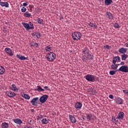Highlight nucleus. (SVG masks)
Here are the masks:
<instances>
[{"mask_svg":"<svg viewBox=\"0 0 128 128\" xmlns=\"http://www.w3.org/2000/svg\"><path fill=\"white\" fill-rule=\"evenodd\" d=\"M116 70H110L109 74L110 76H114V74H116Z\"/></svg>","mask_w":128,"mask_h":128,"instance_id":"obj_41","label":"nucleus"},{"mask_svg":"<svg viewBox=\"0 0 128 128\" xmlns=\"http://www.w3.org/2000/svg\"><path fill=\"white\" fill-rule=\"evenodd\" d=\"M56 58V55L54 52H49L46 55V58L48 62H54Z\"/></svg>","mask_w":128,"mask_h":128,"instance_id":"obj_1","label":"nucleus"},{"mask_svg":"<svg viewBox=\"0 0 128 128\" xmlns=\"http://www.w3.org/2000/svg\"><path fill=\"white\" fill-rule=\"evenodd\" d=\"M36 36L37 38H40L42 36V34L40 32H36Z\"/></svg>","mask_w":128,"mask_h":128,"instance_id":"obj_39","label":"nucleus"},{"mask_svg":"<svg viewBox=\"0 0 128 128\" xmlns=\"http://www.w3.org/2000/svg\"><path fill=\"white\" fill-rule=\"evenodd\" d=\"M124 113L122 112H120L116 116L118 120H124Z\"/></svg>","mask_w":128,"mask_h":128,"instance_id":"obj_10","label":"nucleus"},{"mask_svg":"<svg viewBox=\"0 0 128 128\" xmlns=\"http://www.w3.org/2000/svg\"><path fill=\"white\" fill-rule=\"evenodd\" d=\"M72 38L74 40H80L82 38V34H80L79 32H75L72 34Z\"/></svg>","mask_w":128,"mask_h":128,"instance_id":"obj_2","label":"nucleus"},{"mask_svg":"<svg viewBox=\"0 0 128 128\" xmlns=\"http://www.w3.org/2000/svg\"><path fill=\"white\" fill-rule=\"evenodd\" d=\"M24 16L26 18H30V16H32V14H30V13L26 12L24 14Z\"/></svg>","mask_w":128,"mask_h":128,"instance_id":"obj_36","label":"nucleus"},{"mask_svg":"<svg viewBox=\"0 0 128 128\" xmlns=\"http://www.w3.org/2000/svg\"><path fill=\"white\" fill-rule=\"evenodd\" d=\"M44 88L46 90H50V88H48V86H44Z\"/></svg>","mask_w":128,"mask_h":128,"instance_id":"obj_45","label":"nucleus"},{"mask_svg":"<svg viewBox=\"0 0 128 128\" xmlns=\"http://www.w3.org/2000/svg\"><path fill=\"white\" fill-rule=\"evenodd\" d=\"M1 128H8V123L4 122L2 123L1 125Z\"/></svg>","mask_w":128,"mask_h":128,"instance_id":"obj_25","label":"nucleus"},{"mask_svg":"<svg viewBox=\"0 0 128 128\" xmlns=\"http://www.w3.org/2000/svg\"><path fill=\"white\" fill-rule=\"evenodd\" d=\"M37 22L40 24H42V26L44 24V20L40 19V18H38L37 19Z\"/></svg>","mask_w":128,"mask_h":128,"instance_id":"obj_29","label":"nucleus"},{"mask_svg":"<svg viewBox=\"0 0 128 128\" xmlns=\"http://www.w3.org/2000/svg\"><path fill=\"white\" fill-rule=\"evenodd\" d=\"M88 24L90 26H91V28H98V26H96V24H92L90 22L88 23Z\"/></svg>","mask_w":128,"mask_h":128,"instance_id":"obj_30","label":"nucleus"},{"mask_svg":"<svg viewBox=\"0 0 128 128\" xmlns=\"http://www.w3.org/2000/svg\"><path fill=\"white\" fill-rule=\"evenodd\" d=\"M87 59L89 60H92L94 59V55L88 54L87 55Z\"/></svg>","mask_w":128,"mask_h":128,"instance_id":"obj_31","label":"nucleus"},{"mask_svg":"<svg viewBox=\"0 0 128 128\" xmlns=\"http://www.w3.org/2000/svg\"><path fill=\"white\" fill-rule=\"evenodd\" d=\"M35 44H36V48H38L40 46V45L38 43H35Z\"/></svg>","mask_w":128,"mask_h":128,"instance_id":"obj_51","label":"nucleus"},{"mask_svg":"<svg viewBox=\"0 0 128 128\" xmlns=\"http://www.w3.org/2000/svg\"><path fill=\"white\" fill-rule=\"evenodd\" d=\"M32 120H30V124H32Z\"/></svg>","mask_w":128,"mask_h":128,"instance_id":"obj_53","label":"nucleus"},{"mask_svg":"<svg viewBox=\"0 0 128 128\" xmlns=\"http://www.w3.org/2000/svg\"><path fill=\"white\" fill-rule=\"evenodd\" d=\"M30 48H32V46H34V42L30 43Z\"/></svg>","mask_w":128,"mask_h":128,"instance_id":"obj_48","label":"nucleus"},{"mask_svg":"<svg viewBox=\"0 0 128 128\" xmlns=\"http://www.w3.org/2000/svg\"><path fill=\"white\" fill-rule=\"evenodd\" d=\"M84 78L88 82H94L95 80L94 76L92 74H88L84 76Z\"/></svg>","mask_w":128,"mask_h":128,"instance_id":"obj_4","label":"nucleus"},{"mask_svg":"<svg viewBox=\"0 0 128 128\" xmlns=\"http://www.w3.org/2000/svg\"><path fill=\"white\" fill-rule=\"evenodd\" d=\"M48 119H47V118H43L42 120V124H48Z\"/></svg>","mask_w":128,"mask_h":128,"instance_id":"obj_27","label":"nucleus"},{"mask_svg":"<svg viewBox=\"0 0 128 128\" xmlns=\"http://www.w3.org/2000/svg\"><path fill=\"white\" fill-rule=\"evenodd\" d=\"M45 50L46 52H50V50H52V46H50V45L46 46L45 48Z\"/></svg>","mask_w":128,"mask_h":128,"instance_id":"obj_34","label":"nucleus"},{"mask_svg":"<svg viewBox=\"0 0 128 128\" xmlns=\"http://www.w3.org/2000/svg\"><path fill=\"white\" fill-rule=\"evenodd\" d=\"M120 62V58L119 56H116L113 58L112 62V64H116Z\"/></svg>","mask_w":128,"mask_h":128,"instance_id":"obj_8","label":"nucleus"},{"mask_svg":"<svg viewBox=\"0 0 128 128\" xmlns=\"http://www.w3.org/2000/svg\"><path fill=\"white\" fill-rule=\"evenodd\" d=\"M13 122H14L17 124H22V120L20 118L14 119Z\"/></svg>","mask_w":128,"mask_h":128,"instance_id":"obj_16","label":"nucleus"},{"mask_svg":"<svg viewBox=\"0 0 128 128\" xmlns=\"http://www.w3.org/2000/svg\"><path fill=\"white\" fill-rule=\"evenodd\" d=\"M124 62H122L120 63V66H124Z\"/></svg>","mask_w":128,"mask_h":128,"instance_id":"obj_49","label":"nucleus"},{"mask_svg":"<svg viewBox=\"0 0 128 128\" xmlns=\"http://www.w3.org/2000/svg\"><path fill=\"white\" fill-rule=\"evenodd\" d=\"M23 6H28V3H26V2L24 3Z\"/></svg>","mask_w":128,"mask_h":128,"instance_id":"obj_50","label":"nucleus"},{"mask_svg":"<svg viewBox=\"0 0 128 128\" xmlns=\"http://www.w3.org/2000/svg\"><path fill=\"white\" fill-rule=\"evenodd\" d=\"M16 58H19L20 60H28V58H26V57L18 54H16Z\"/></svg>","mask_w":128,"mask_h":128,"instance_id":"obj_14","label":"nucleus"},{"mask_svg":"<svg viewBox=\"0 0 128 128\" xmlns=\"http://www.w3.org/2000/svg\"><path fill=\"white\" fill-rule=\"evenodd\" d=\"M6 96H9L10 98H14V96H16V93H14V92H12L10 91L6 92Z\"/></svg>","mask_w":128,"mask_h":128,"instance_id":"obj_9","label":"nucleus"},{"mask_svg":"<svg viewBox=\"0 0 128 128\" xmlns=\"http://www.w3.org/2000/svg\"><path fill=\"white\" fill-rule=\"evenodd\" d=\"M69 118L72 124H76V119L72 115H69Z\"/></svg>","mask_w":128,"mask_h":128,"instance_id":"obj_13","label":"nucleus"},{"mask_svg":"<svg viewBox=\"0 0 128 128\" xmlns=\"http://www.w3.org/2000/svg\"><path fill=\"white\" fill-rule=\"evenodd\" d=\"M82 106V104L80 102H77L74 105V108L76 110H80Z\"/></svg>","mask_w":128,"mask_h":128,"instance_id":"obj_12","label":"nucleus"},{"mask_svg":"<svg viewBox=\"0 0 128 128\" xmlns=\"http://www.w3.org/2000/svg\"><path fill=\"white\" fill-rule=\"evenodd\" d=\"M22 96V98H24L25 100H30V96L28 94H23Z\"/></svg>","mask_w":128,"mask_h":128,"instance_id":"obj_28","label":"nucleus"},{"mask_svg":"<svg viewBox=\"0 0 128 128\" xmlns=\"http://www.w3.org/2000/svg\"><path fill=\"white\" fill-rule=\"evenodd\" d=\"M30 24L26 23V22H22V26L28 30H34V24L31 22H30Z\"/></svg>","mask_w":128,"mask_h":128,"instance_id":"obj_3","label":"nucleus"},{"mask_svg":"<svg viewBox=\"0 0 128 128\" xmlns=\"http://www.w3.org/2000/svg\"><path fill=\"white\" fill-rule=\"evenodd\" d=\"M104 48H107L108 50H110V46L108 45L104 46Z\"/></svg>","mask_w":128,"mask_h":128,"instance_id":"obj_44","label":"nucleus"},{"mask_svg":"<svg viewBox=\"0 0 128 128\" xmlns=\"http://www.w3.org/2000/svg\"><path fill=\"white\" fill-rule=\"evenodd\" d=\"M37 88H38L36 90H38V92H44V89H43L40 86H37Z\"/></svg>","mask_w":128,"mask_h":128,"instance_id":"obj_32","label":"nucleus"},{"mask_svg":"<svg viewBox=\"0 0 128 128\" xmlns=\"http://www.w3.org/2000/svg\"><path fill=\"white\" fill-rule=\"evenodd\" d=\"M112 4V0H105L104 4L106 6H110V4Z\"/></svg>","mask_w":128,"mask_h":128,"instance_id":"obj_24","label":"nucleus"},{"mask_svg":"<svg viewBox=\"0 0 128 128\" xmlns=\"http://www.w3.org/2000/svg\"><path fill=\"white\" fill-rule=\"evenodd\" d=\"M116 70V72H128V66L124 65Z\"/></svg>","mask_w":128,"mask_h":128,"instance_id":"obj_5","label":"nucleus"},{"mask_svg":"<svg viewBox=\"0 0 128 128\" xmlns=\"http://www.w3.org/2000/svg\"><path fill=\"white\" fill-rule=\"evenodd\" d=\"M6 72V69L4 66H0V74H4Z\"/></svg>","mask_w":128,"mask_h":128,"instance_id":"obj_22","label":"nucleus"},{"mask_svg":"<svg viewBox=\"0 0 128 128\" xmlns=\"http://www.w3.org/2000/svg\"><path fill=\"white\" fill-rule=\"evenodd\" d=\"M38 97L33 98L30 101L32 106H38Z\"/></svg>","mask_w":128,"mask_h":128,"instance_id":"obj_7","label":"nucleus"},{"mask_svg":"<svg viewBox=\"0 0 128 128\" xmlns=\"http://www.w3.org/2000/svg\"><path fill=\"white\" fill-rule=\"evenodd\" d=\"M4 50L6 54L10 56H14L12 49L10 48H5Z\"/></svg>","mask_w":128,"mask_h":128,"instance_id":"obj_11","label":"nucleus"},{"mask_svg":"<svg viewBox=\"0 0 128 128\" xmlns=\"http://www.w3.org/2000/svg\"><path fill=\"white\" fill-rule=\"evenodd\" d=\"M109 98H111V100H114V95L112 94H110L109 96Z\"/></svg>","mask_w":128,"mask_h":128,"instance_id":"obj_47","label":"nucleus"},{"mask_svg":"<svg viewBox=\"0 0 128 128\" xmlns=\"http://www.w3.org/2000/svg\"><path fill=\"white\" fill-rule=\"evenodd\" d=\"M113 122H118V118L116 117L112 118Z\"/></svg>","mask_w":128,"mask_h":128,"instance_id":"obj_43","label":"nucleus"},{"mask_svg":"<svg viewBox=\"0 0 128 128\" xmlns=\"http://www.w3.org/2000/svg\"><path fill=\"white\" fill-rule=\"evenodd\" d=\"M126 48H121L118 49V51L120 52V54H126Z\"/></svg>","mask_w":128,"mask_h":128,"instance_id":"obj_15","label":"nucleus"},{"mask_svg":"<svg viewBox=\"0 0 128 128\" xmlns=\"http://www.w3.org/2000/svg\"><path fill=\"white\" fill-rule=\"evenodd\" d=\"M86 118L88 122H90V120H92L94 118L92 117V114H86Z\"/></svg>","mask_w":128,"mask_h":128,"instance_id":"obj_19","label":"nucleus"},{"mask_svg":"<svg viewBox=\"0 0 128 128\" xmlns=\"http://www.w3.org/2000/svg\"><path fill=\"white\" fill-rule=\"evenodd\" d=\"M22 12H26V7H22L21 9Z\"/></svg>","mask_w":128,"mask_h":128,"instance_id":"obj_42","label":"nucleus"},{"mask_svg":"<svg viewBox=\"0 0 128 128\" xmlns=\"http://www.w3.org/2000/svg\"><path fill=\"white\" fill-rule=\"evenodd\" d=\"M44 118V116L40 114L39 116L36 117V120H42Z\"/></svg>","mask_w":128,"mask_h":128,"instance_id":"obj_37","label":"nucleus"},{"mask_svg":"<svg viewBox=\"0 0 128 128\" xmlns=\"http://www.w3.org/2000/svg\"><path fill=\"white\" fill-rule=\"evenodd\" d=\"M118 65V66H120V64H117Z\"/></svg>","mask_w":128,"mask_h":128,"instance_id":"obj_55","label":"nucleus"},{"mask_svg":"<svg viewBox=\"0 0 128 128\" xmlns=\"http://www.w3.org/2000/svg\"><path fill=\"white\" fill-rule=\"evenodd\" d=\"M106 14L107 18H108L109 20H114V15H112V13H110V12H106Z\"/></svg>","mask_w":128,"mask_h":128,"instance_id":"obj_18","label":"nucleus"},{"mask_svg":"<svg viewBox=\"0 0 128 128\" xmlns=\"http://www.w3.org/2000/svg\"><path fill=\"white\" fill-rule=\"evenodd\" d=\"M111 68L112 70H116L118 68V64L116 63H112L111 65Z\"/></svg>","mask_w":128,"mask_h":128,"instance_id":"obj_26","label":"nucleus"},{"mask_svg":"<svg viewBox=\"0 0 128 128\" xmlns=\"http://www.w3.org/2000/svg\"><path fill=\"white\" fill-rule=\"evenodd\" d=\"M11 90H12L13 92H18V88L16 87V84H12V87H11Z\"/></svg>","mask_w":128,"mask_h":128,"instance_id":"obj_20","label":"nucleus"},{"mask_svg":"<svg viewBox=\"0 0 128 128\" xmlns=\"http://www.w3.org/2000/svg\"><path fill=\"white\" fill-rule=\"evenodd\" d=\"M114 26L115 28H120V24L118 23H114Z\"/></svg>","mask_w":128,"mask_h":128,"instance_id":"obj_38","label":"nucleus"},{"mask_svg":"<svg viewBox=\"0 0 128 128\" xmlns=\"http://www.w3.org/2000/svg\"><path fill=\"white\" fill-rule=\"evenodd\" d=\"M82 60L83 62H86V60H88V56L86 55L83 56L82 57Z\"/></svg>","mask_w":128,"mask_h":128,"instance_id":"obj_40","label":"nucleus"},{"mask_svg":"<svg viewBox=\"0 0 128 128\" xmlns=\"http://www.w3.org/2000/svg\"><path fill=\"white\" fill-rule=\"evenodd\" d=\"M60 20H62V18H64V16H60Z\"/></svg>","mask_w":128,"mask_h":128,"instance_id":"obj_52","label":"nucleus"},{"mask_svg":"<svg viewBox=\"0 0 128 128\" xmlns=\"http://www.w3.org/2000/svg\"><path fill=\"white\" fill-rule=\"evenodd\" d=\"M116 104H122V102H124V101L121 98H116Z\"/></svg>","mask_w":128,"mask_h":128,"instance_id":"obj_21","label":"nucleus"},{"mask_svg":"<svg viewBox=\"0 0 128 128\" xmlns=\"http://www.w3.org/2000/svg\"><path fill=\"white\" fill-rule=\"evenodd\" d=\"M48 98V95H43L40 98V102H42V104H44V102H46Z\"/></svg>","mask_w":128,"mask_h":128,"instance_id":"obj_6","label":"nucleus"},{"mask_svg":"<svg viewBox=\"0 0 128 128\" xmlns=\"http://www.w3.org/2000/svg\"><path fill=\"white\" fill-rule=\"evenodd\" d=\"M0 5L1 6H5V8H8L9 4L8 2H2V0H0Z\"/></svg>","mask_w":128,"mask_h":128,"instance_id":"obj_17","label":"nucleus"},{"mask_svg":"<svg viewBox=\"0 0 128 128\" xmlns=\"http://www.w3.org/2000/svg\"><path fill=\"white\" fill-rule=\"evenodd\" d=\"M123 92L124 94H128V90H123Z\"/></svg>","mask_w":128,"mask_h":128,"instance_id":"obj_46","label":"nucleus"},{"mask_svg":"<svg viewBox=\"0 0 128 128\" xmlns=\"http://www.w3.org/2000/svg\"><path fill=\"white\" fill-rule=\"evenodd\" d=\"M82 52L86 56H87L89 54H88L90 53V50L88 48H85L84 50H82Z\"/></svg>","mask_w":128,"mask_h":128,"instance_id":"obj_23","label":"nucleus"},{"mask_svg":"<svg viewBox=\"0 0 128 128\" xmlns=\"http://www.w3.org/2000/svg\"><path fill=\"white\" fill-rule=\"evenodd\" d=\"M88 91L89 92H90L92 94H96L94 90V88L92 87H90L88 89Z\"/></svg>","mask_w":128,"mask_h":128,"instance_id":"obj_33","label":"nucleus"},{"mask_svg":"<svg viewBox=\"0 0 128 128\" xmlns=\"http://www.w3.org/2000/svg\"><path fill=\"white\" fill-rule=\"evenodd\" d=\"M32 35L33 36H36V34H34V33H32Z\"/></svg>","mask_w":128,"mask_h":128,"instance_id":"obj_54","label":"nucleus"},{"mask_svg":"<svg viewBox=\"0 0 128 128\" xmlns=\"http://www.w3.org/2000/svg\"><path fill=\"white\" fill-rule=\"evenodd\" d=\"M32 112H34V110H32Z\"/></svg>","mask_w":128,"mask_h":128,"instance_id":"obj_56","label":"nucleus"},{"mask_svg":"<svg viewBox=\"0 0 128 128\" xmlns=\"http://www.w3.org/2000/svg\"><path fill=\"white\" fill-rule=\"evenodd\" d=\"M121 56L122 60H126L128 58V55L126 54H123Z\"/></svg>","mask_w":128,"mask_h":128,"instance_id":"obj_35","label":"nucleus"}]
</instances>
